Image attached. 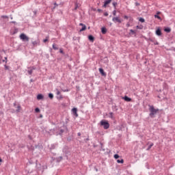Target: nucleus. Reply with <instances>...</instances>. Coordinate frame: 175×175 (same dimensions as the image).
Returning a JSON list of instances; mask_svg holds the SVG:
<instances>
[{"label": "nucleus", "instance_id": "obj_4", "mask_svg": "<svg viewBox=\"0 0 175 175\" xmlns=\"http://www.w3.org/2000/svg\"><path fill=\"white\" fill-rule=\"evenodd\" d=\"M112 21L115 23H122V21L119 17H113L112 19Z\"/></svg>", "mask_w": 175, "mask_h": 175}, {"label": "nucleus", "instance_id": "obj_39", "mask_svg": "<svg viewBox=\"0 0 175 175\" xmlns=\"http://www.w3.org/2000/svg\"><path fill=\"white\" fill-rule=\"evenodd\" d=\"M77 135H78L79 137H80V136L81 135V133H77Z\"/></svg>", "mask_w": 175, "mask_h": 175}, {"label": "nucleus", "instance_id": "obj_46", "mask_svg": "<svg viewBox=\"0 0 175 175\" xmlns=\"http://www.w3.org/2000/svg\"><path fill=\"white\" fill-rule=\"evenodd\" d=\"M174 91H175V88H174Z\"/></svg>", "mask_w": 175, "mask_h": 175}, {"label": "nucleus", "instance_id": "obj_16", "mask_svg": "<svg viewBox=\"0 0 175 175\" xmlns=\"http://www.w3.org/2000/svg\"><path fill=\"white\" fill-rule=\"evenodd\" d=\"M107 32V30L105 27L101 28V33H103V34H105Z\"/></svg>", "mask_w": 175, "mask_h": 175}, {"label": "nucleus", "instance_id": "obj_24", "mask_svg": "<svg viewBox=\"0 0 175 175\" xmlns=\"http://www.w3.org/2000/svg\"><path fill=\"white\" fill-rule=\"evenodd\" d=\"M119 157L120 156L118 154L113 155V158H115V159H118Z\"/></svg>", "mask_w": 175, "mask_h": 175}, {"label": "nucleus", "instance_id": "obj_32", "mask_svg": "<svg viewBox=\"0 0 175 175\" xmlns=\"http://www.w3.org/2000/svg\"><path fill=\"white\" fill-rule=\"evenodd\" d=\"M32 44H33V45H37V42L36 41L33 42Z\"/></svg>", "mask_w": 175, "mask_h": 175}, {"label": "nucleus", "instance_id": "obj_25", "mask_svg": "<svg viewBox=\"0 0 175 175\" xmlns=\"http://www.w3.org/2000/svg\"><path fill=\"white\" fill-rule=\"evenodd\" d=\"M79 3H77L75 4V10H77V8H79Z\"/></svg>", "mask_w": 175, "mask_h": 175}, {"label": "nucleus", "instance_id": "obj_5", "mask_svg": "<svg viewBox=\"0 0 175 175\" xmlns=\"http://www.w3.org/2000/svg\"><path fill=\"white\" fill-rule=\"evenodd\" d=\"M79 26H82L83 27L79 30V32H82L86 30V25L82 23L79 24Z\"/></svg>", "mask_w": 175, "mask_h": 175}, {"label": "nucleus", "instance_id": "obj_43", "mask_svg": "<svg viewBox=\"0 0 175 175\" xmlns=\"http://www.w3.org/2000/svg\"><path fill=\"white\" fill-rule=\"evenodd\" d=\"M137 27V29H139V26H138V25H137V27Z\"/></svg>", "mask_w": 175, "mask_h": 175}, {"label": "nucleus", "instance_id": "obj_23", "mask_svg": "<svg viewBox=\"0 0 175 175\" xmlns=\"http://www.w3.org/2000/svg\"><path fill=\"white\" fill-rule=\"evenodd\" d=\"M49 97L50 99H53V94H49Z\"/></svg>", "mask_w": 175, "mask_h": 175}, {"label": "nucleus", "instance_id": "obj_27", "mask_svg": "<svg viewBox=\"0 0 175 175\" xmlns=\"http://www.w3.org/2000/svg\"><path fill=\"white\" fill-rule=\"evenodd\" d=\"M35 111H36V113H39L40 112V109L39 108H36Z\"/></svg>", "mask_w": 175, "mask_h": 175}, {"label": "nucleus", "instance_id": "obj_40", "mask_svg": "<svg viewBox=\"0 0 175 175\" xmlns=\"http://www.w3.org/2000/svg\"><path fill=\"white\" fill-rule=\"evenodd\" d=\"M124 18H126V19L129 18L128 16H124Z\"/></svg>", "mask_w": 175, "mask_h": 175}, {"label": "nucleus", "instance_id": "obj_41", "mask_svg": "<svg viewBox=\"0 0 175 175\" xmlns=\"http://www.w3.org/2000/svg\"><path fill=\"white\" fill-rule=\"evenodd\" d=\"M54 5L55 6H57V3H54Z\"/></svg>", "mask_w": 175, "mask_h": 175}, {"label": "nucleus", "instance_id": "obj_18", "mask_svg": "<svg viewBox=\"0 0 175 175\" xmlns=\"http://www.w3.org/2000/svg\"><path fill=\"white\" fill-rule=\"evenodd\" d=\"M52 48H53L54 50H58L57 45H56L55 44H53V45H52Z\"/></svg>", "mask_w": 175, "mask_h": 175}, {"label": "nucleus", "instance_id": "obj_12", "mask_svg": "<svg viewBox=\"0 0 175 175\" xmlns=\"http://www.w3.org/2000/svg\"><path fill=\"white\" fill-rule=\"evenodd\" d=\"M37 99H38V100H41L44 99V96H42L41 94H40L37 96Z\"/></svg>", "mask_w": 175, "mask_h": 175}, {"label": "nucleus", "instance_id": "obj_22", "mask_svg": "<svg viewBox=\"0 0 175 175\" xmlns=\"http://www.w3.org/2000/svg\"><path fill=\"white\" fill-rule=\"evenodd\" d=\"M153 146H154V144H150V145L148 146V149H146V150H149L150 148H152V147Z\"/></svg>", "mask_w": 175, "mask_h": 175}, {"label": "nucleus", "instance_id": "obj_29", "mask_svg": "<svg viewBox=\"0 0 175 175\" xmlns=\"http://www.w3.org/2000/svg\"><path fill=\"white\" fill-rule=\"evenodd\" d=\"M1 18H8V16H6V15H3V16H1Z\"/></svg>", "mask_w": 175, "mask_h": 175}, {"label": "nucleus", "instance_id": "obj_8", "mask_svg": "<svg viewBox=\"0 0 175 175\" xmlns=\"http://www.w3.org/2000/svg\"><path fill=\"white\" fill-rule=\"evenodd\" d=\"M112 0H106L105 2H104L103 8H106V6L111 3Z\"/></svg>", "mask_w": 175, "mask_h": 175}, {"label": "nucleus", "instance_id": "obj_38", "mask_svg": "<svg viewBox=\"0 0 175 175\" xmlns=\"http://www.w3.org/2000/svg\"><path fill=\"white\" fill-rule=\"evenodd\" d=\"M5 70H9V67L8 66H5Z\"/></svg>", "mask_w": 175, "mask_h": 175}, {"label": "nucleus", "instance_id": "obj_6", "mask_svg": "<svg viewBox=\"0 0 175 175\" xmlns=\"http://www.w3.org/2000/svg\"><path fill=\"white\" fill-rule=\"evenodd\" d=\"M88 39H89L90 42H94L95 40V38L93 36H88Z\"/></svg>", "mask_w": 175, "mask_h": 175}, {"label": "nucleus", "instance_id": "obj_1", "mask_svg": "<svg viewBox=\"0 0 175 175\" xmlns=\"http://www.w3.org/2000/svg\"><path fill=\"white\" fill-rule=\"evenodd\" d=\"M159 109H155L153 105L150 106V116L154 118V115L157 113Z\"/></svg>", "mask_w": 175, "mask_h": 175}, {"label": "nucleus", "instance_id": "obj_3", "mask_svg": "<svg viewBox=\"0 0 175 175\" xmlns=\"http://www.w3.org/2000/svg\"><path fill=\"white\" fill-rule=\"evenodd\" d=\"M19 38L22 41H26L29 42V38L27 37L25 33H21V36H19Z\"/></svg>", "mask_w": 175, "mask_h": 175}, {"label": "nucleus", "instance_id": "obj_35", "mask_svg": "<svg viewBox=\"0 0 175 175\" xmlns=\"http://www.w3.org/2000/svg\"><path fill=\"white\" fill-rule=\"evenodd\" d=\"M97 12H102V10H100V9H97Z\"/></svg>", "mask_w": 175, "mask_h": 175}, {"label": "nucleus", "instance_id": "obj_7", "mask_svg": "<svg viewBox=\"0 0 175 175\" xmlns=\"http://www.w3.org/2000/svg\"><path fill=\"white\" fill-rule=\"evenodd\" d=\"M55 90H56V94L59 96L58 98L62 99L63 97H62V96L60 95L61 94L60 91H59L58 89H56Z\"/></svg>", "mask_w": 175, "mask_h": 175}, {"label": "nucleus", "instance_id": "obj_44", "mask_svg": "<svg viewBox=\"0 0 175 175\" xmlns=\"http://www.w3.org/2000/svg\"><path fill=\"white\" fill-rule=\"evenodd\" d=\"M14 107H16V103H14Z\"/></svg>", "mask_w": 175, "mask_h": 175}, {"label": "nucleus", "instance_id": "obj_9", "mask_svg": "<svg viewBox=\"0 0 175 175\" xmlns=\"http://www.w3.org/2000/svg\"><path fill=\"white\" fill-rule=\"evenodd\" d=\"M155 33L158 36H161V30L160 28H158L157 29V31H155Z\"/></svg>", "mask_w": 175, "mask_h": 175}, {"label": "nucleus", "instance_id": "obj_34", "mask_svg": "<svg viewBox=\"0 0 175 175\" xmlns=\"http://www.w3.org/2000/svg\"><path fill=\"white\" fill-rule=\"evenodd\" d=\"M104 16H108V13L107 12L104 13Z\"/></svg>", "mask_w": 175, "mask_h": 175}, {"label": "nucleus", "instance_id": "obj_15", "mask_svg": "<svg viewBox=\"0 0 175 175\" xmlns=\"http://www.w3.org/2000/svg\"><path fill=\"white\" fill-rule=\"evenodd\" d=\"M124 100H126V102H131V98H129L126 96L124 97Z\"/></svg>", "mask_w": 175, "mask_h": 175}, {"label": "nucleus", "instance_id": "obj_36", "mask_svg": "<svg viewBox=\"0 0 175 175\" xmlns=\"http://www.w3.org/2000/svg\"><path fill=\"white\" fill-rule=\"evenodd\" d=\"M126 27H131V25H130L129 23H127V24H126Z\"/></svg>", "mask_w": 175, "mask_h": 175}, {"label": "nucleus", "instance_id": "obj_19", "mask_svg": "<svg viewBox=\"0 0 175 175\" xmlns=\"http://www.w3.org/2000/svg\"><path fill=\"white\" fill-rule=\"evenodd\" d=\"M117 163H124V159H120V160H117Z\"/></svg>", "mask_w": 175, "mask_h": 175}, {"label": "nucleus", "instance_id": "obj_37", "mask_svg": "<svg viewBox=\"0 0 175 175\" xmlns=\"http://www.w3.org/2000/svg\"><path fill=\"white\" fill-rule=\"evenodd\" d=\"M48 41L47 38L44 40V42L46 43Z\"/></svg>", "mask_w": 175, "mask_h": 175}, {"label": "nucleus", "instance_id": "obj_17", "mask_svg": "<svg viewBox=\"0 0 175 175\" xmlns=\"http://www.w3.org/2000/svg\"><path fill=\"white\" fill-rule=\"evenodd\" d=\"M165 32L167 33H170L171 32V29L169 27H167L166 29H164Z\"/></svg>", "mask_w": 175, "mask_h": 175}, {"label": "nucleus", "instance_id": "obj_28", "mask_svg": "<svg viewBox=\"0 0 175 175\" xmlns=\"http://www.w3.org/2000/svg\"><path fill=\"white\" fill-rule=\"evenodd\" d=\"M109 116H110V118H113V113L112 112H111V113H109Z\"/></svg>", "mask_w": 175, "mask_h": 175}, {"label": "nucleus", "instance_id": "obj_45", "mask_svg": "<svg viewBox=\"0 0 175 175\" xmlns=\"http://www.w3.org/2000/svg\"><path fill=\"white\" fill-rule=\"evenodd\" d=\"M161 14V12H157V14Z\"/></svg>", "mask_w": 175, "mask_h": 175}, {"label": "nucleus", "instance_id": "obj_31", "mask_svg": "<svg viewBox=\"0 0 175 175\" xmlns=\"http://www.w3.org/2000/svg\"><path fill=\"white\" fill-rule=\"evenodd\" d=\"M113 16H116V10H113Z\"/></svg>", "mask_w": 175, "mask_h": 175}, {"label": "nucleus", "instance_id": "obj_42", "mask_svg": "<svg viewBox=\"0 0 175 175\" xmlns=\"http://www.w3.org/2000/svg\"><path fill=\"white\" fill-rule=\"evenodd\" d=\"M135 5H136L137 6H138V5H139V3H136Z\"/></svg>", "mask_w": 175, "mask_h": 175}, {"label": "nucleus", "instance_id": "obj_10", "mask_svg": "<svg viewBox=\"0 0 175 175\" xmlns=\"http://www.w3.org/2000/svg\"><path fill=\"white\" fill-rule=\"evenodd\" d=\"M72 113L75 114V117H78L79 115L77 114V108H73L72 109Z\"/></svg>", "mask_w": 175, "mask_h": 175}, {"label": "nucleus", "instance_id": "obj_13", "mask_svg": "<svg viewBox=\"0 0 175 175\" xmlns=\"http://www.w3.org/2000/svg\"><path fill=\"white\" fill-rule=\"evenodd\" d=\"M21 110V105H17L16 110V113H20Z\"/></svg>", "mask_w": 175, "mask_h": 175}, {"label": "nucleus", "instance_id": "obj_11", "mask_svg": "<svg viewBox=\"0 0 175 175\" xmlns=\"http://www.w3.org/2000/svg\"><path fill=\"white\" fill-rule=\"evenodd\" d=\"M98 70H99V72H100L101 75H103L104 77L106 76V74L103 68H99Z\"/></svg>", "mask_w": 175, "mask_h": 175}, {"label": "nucleus", "instance_id": "obj_30", "mask_svg": "<svg viewBox=\"0 0 175 175\" xmlns=\"http://www.w3.org/2000/svg\"><path fill=\"white\" fill-rule=\"evenodd\" d=\"M130 32H131V33H133V34L135 33V30H133V29H130Z\"/></svg>", "mask_w": 175, "mask_h": 175}, {"label": "nucleus", "instance_id": "obj_2", "mask_svg": "<svg viewBox=\"0 0 175 175\" xmlns=\"http://www.w3.org/2000/svg\"><path fill=\"white\" fill-rule=\"evenodd\" d=\"M100 126H103V129L105 130H107L110 127L109 123L108 122L107 120H103L100 121Z\"/></svg>", "mask_w": 175, "mask_h": 175}, {"label": "nucleus", "instance_id": "obj_26", "mask_svg": "<svg viewBox=\"0 0 175 175\" xmlns=\"http://www.w3.org/2000/svg\"><path fill=\"white\" fill-rule=\"evenodd\" d=\"M139 21L142 22V23H144L145 20L143 19L142 18H141L140 19H139Z\"/></svg>", "mask_w": 175, "mask_h": 175}, {"label": "nucleus", "instance_id": "obj_20", "mask_svg": "<svg viewBox=\"0 0 175 175\" xmlns=\"http://www.w3.org/2000/svg\"><path fill=\"white\" fill-rule=\"evenodd\" d=\"M154 18H157L158 20H161V16H159L158 14H155L154 15Z\"/></svg>", "mask_w": 175, "mask_h": 175}, {"label": "nucleus", "instance_id": "obj_21", "mask_svg": "<svg viewBox=\"0 0 175 175\" xmlns=\"http://www.w3.org/2000/svg\"><path fill=\"white\" fill-rule=\"evenodd\" d=\"M112 5H113V8H115V9H116V6H117V2H113V3H112Z\"/></svg>", "mask_w": 175, "mask_h": 175}, {"label": "nucleus", "instance_id": "obj_33", "mask_svg": "<svg viewBox=\"0 0 175 175\" xmlns=\"http://www.w3.org/2000/svg\"><path fill=\"white\" fill-rule=\"evenodd\" d=\"M60 53L64 54V51H63L62 49H60Z\"/></svg>", "mask_w": 175, "mask_h": 175}, {"label": "nucleus", "instance_id": "obj_14", "mask_svg": "<svg viewBox=\"0 0 175 175\" xmlns=\"http://www.w3.org/2000/svg\"><path fill=\"white\" fill-rule=\"evenodd\" d=\"M35 70V68H34V67H32V69L29 70L27 71L29 75H31L32 73H33V70Z\"/></svg>", "mask_w": 175, "mask_h": 175}]
</instances>
